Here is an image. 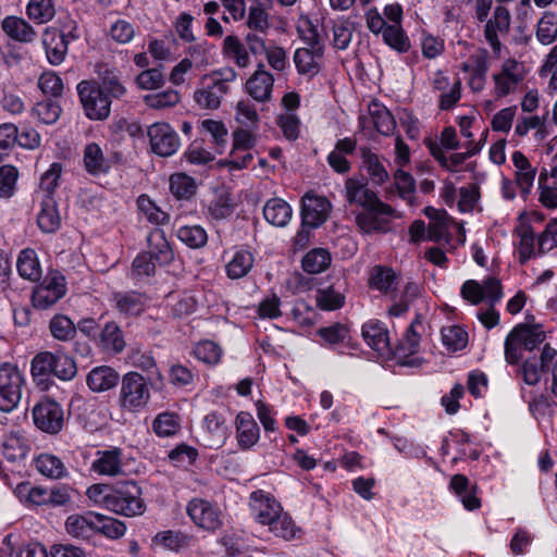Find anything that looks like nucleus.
<instances>
[{
    "mask_svg": "<svg viewBox=\"0 0 557 557\" xmlns=\"http://www.w3.org/2000/svg\"><path fill=\"white\" fill-rule=\"evenodd\" d=\"M46 55L51 65H60L67 53V36L54 27H48L42 34Z\"/></svg>",
    "mask_w": 557,
    "mask_h": 557,
    "instance_id": "nucleus-18",
    "label": "nucleus"
},
{
    "mask_svg": "<svg viewBox=\"0 0 557 557\" xmlns=\"http://www.w3.org/2000/svg\"><path fill=\"white\" fill-rule=\"evenodd\" d=\"M149 380L136 371L125 373L121 379L117 404L122 411L137 413L147 407L151 394Z\"/></svg>",
    "mask_w": 557,
    "mask_h": 557,
    "instance_id": "nucleus-5",
    "label": "nucleus"
},
{
    "mask_svg": "<svg viewBox=\"0 0 557 557\" xmlns=\"http://www.w3.org/2000/svg\"><path fill=\"white\" fill-rule=\"evenodd\" d=\"M228 437V428L225 419L216 413L210 412L203 419L202 444L211 449L220 448Z\"/></svg>",
    "mask_w": 557,
    "mask_h": 557,
    "instance_id": "nucleus-17",
    "label": "nucleus"
},
{
    "mask_svg": "<svg viewBox=\"0 0 557 557\" xmlns=\"http://www.w3.org/2000/svg\"><path fill=\"white\" fill-rule=\"evenodd\" d=\"M273 85V75L265 70L264 63L260 62L253 74L247 79L245 90L253 100L268 102L272 98Z\"/></svg>",
    "mask_w": 557,
    "mask_h": 557,
    "instance_id": "nucleus-15",
    "label": "nucleus"
},
{
    "mask_svg": "<svg viewBox=\"0 0 557 557\" xmlns=\"http://www.w3.org/2000/svg\"><path fill=\"white\" fill-rule=\"evenodd\" d=\"M96 534L101 533L110 539H120L126 531L124 522L99 513H96Z\"/></svg>",
    "mask_w": 557,
    "mask_h": 557,
    "instance_id": "nucleus-58",
    "label": "nucleus"
},
{
    "mask_svg": "<svg viewBox=\"0 0 557 557\" xmlns=\"http://www.w3.org/2000/svg\"><path fill=\"white\" fill-rule=\"evenodd\" d=\"M247 26L251 32L267 34L270 28L269 13L260 4L256 3L249 8Z\"/></svg>",
    "mask_w": 557,
    "mask_h": 557,
    "instance_id": "nucleus-62",
    "label": "nucleus"
},
{
    "mask_svg": "<svg viewBox=\"0 0 557 557\" xmlns=\"http://www.w3.org/2000/svg\"><path fill=\"white\" fill-rule=\"evenodd\" d=\"M395 283L396 274L391 268L383 265L372 268L369 278L370 287L387 293L394 288Z\"/></svg>",
    "mask_w": 557,
    "mask_h": 557,
    "instance_id": "nucleus-51",
    "label": "nucleus"
},
{
    "mask_svg": "<svg viewBox=\"0 0 557 557\" xmlns=\"http://www.w3.org/2000/svg\"><path fill=\"white\" fill-rule=\"evenodd\" d=\"M49 330L52 337L60 342L72 341L77 332L74 322L64 314H55L50 320Z\"/></svg>",
    "mask_w": 557,
    "mask_h": 557,
    "instance_id": "nucleus-48",
    "label": "nucleus"
},
{
    "mask_svg": "<svg viewBox=\"0 0 557 557\" xmlns=\"http://www.w3.org/2000/svg\"><path fill=\"white\" fill-rule=\"evenodd\" d=\"M16 268L20 276L30 282H37L42 276V270L34 249L27 248L20 252Z\"/></svg>",
    "mask_w": 557,
    "mask_h": 557,
    "instance_id": "nucleus-36",
    "label": "nucleus"
},
{
    "mask_svg": "<svg viewBox=\"0 0 557 557\" xmlns=\"http://www.w3.org/2000/svg\"><path fill=\"white\" fill-rule=\"evenodd\" d=\"M557 247V219L547 223L545 230L537 236L539 253H546Z\"/></svg>",
    "mask_w": 557,
    "mask_h": 557,
    "instance_id": "nucleus-64",
    "label": "nucleus"
},
{
    "mask_svg": "<svg viewBox=\"0 0 557 557\" xmlns=\"http://www.w3.org/2000/svg\"><path fill=\"white\" fill-rule=\"evenodd\" d=\"M512 163L517 169L516 183L522 194L528 195L533 187L536 169L531 165L528 158L521 151H515L512 153Z\"/></svg>",
    "mask_w": 557,
    "mask_h": 557,
    "instance_id": "nucleus-34",
    "label": "nucleus"
},
{
    "mask_svg": "<svg viewBox=\"0 0 557 557\" xmlns=\"http://www.w3.org/2000/svg\"><path fill=\"white\" fill-rule=\"evenodd\" d=\"M293 210L290 206L281 198L268 200L263 207L264 219L272 225L283 227L290 221Z\"/></svg>",
    "mask_w": 557,
    "mask_h": 557,
    "instance_id": "nucleus-35",
    "label": "nucleus"
},
{
    "mask_svg": "<svg viewBox=\"0 0 557 557\" xmlns=\"http://www.w3.org/2000/svg\"><path fill=\"white\" fill-rule=\"evenodd\" d=\"M237 78L236 71L231 67L214 70L205 74L199 86L194 91L195 103L205 110H216L220 108L223 98L230 92V85Z\"/></svg>",
    "mask_w": 557,
    "mask_h": 557,
    "instance_id": "nucleus-4",
    "label": "nucleus"
},
{
    "mask_svg": "<svg viewBox=\"0 0 557 557\" xmlns=\"http://www.w3.org/2000/svg\"><path fill=\"white\" fill-rule=\"evenodd\" d=\"M511 24V15L509 10L504 5H497L493 15L486 21L484 27V37L495 53L502 50L500 37L509 34Z\"/></svg>",
    "mask_w": 557,
    "mask_h": 557,
    "instance_id": "nucleus-12",
    "label": "nucleus"
},
{
    "mask_svg": "<svg viewBox=\"0 0 557 557\" xmlns=\"http://www.w3.org/2000/svg\"><path fill=\"white\" fill-rule=\"evenodd\" d=\"M322 54L323 48H314V50L298 48L294 53V62L297 71L302 75H315L320 70L318 59H320Z\"/></svg>",
    "mask_w": 557,
    "mask_h": 557,
    "instance_id": "nucleus-38",
    "label": "nucleus"
},
{
    "mask_svg": "<svg viewBox=\"0 0 557 557\" xmlns=\"http://www.w3.org/2000/svg\"><path fill=\"white\" fill-rule=\"evenodd\" d=\"M364 342L381 355L393 351L388 331L385 324L379 320H370L362 325L361 330Z\"/></svg>",
    "mask_w": 557,
    "mask_h": 557,
    "instance_id": "nucleus-22",
    "label": "nucleus"
},
{
    "mask_svg": "<svg viewBox=\"0 0 557 557\" xmlns=\"http://www.w3.org/2000/svg\"><path fill=\"white\" fill-rule=\"evenodd\" d=\"M343 287L344 284L336 282L327 287L319 288L315 295L318 307L326 311L342 308L345 302Z\"/></svg>",
    "mask_w": 557,
    "mask_h": 557,
    "instance_id": "nucleus-37",
    "label": "nucleus"
},
{
    "mask_svg": "<svg viewBox=\"0 0 557 557\" xmlns=\"http://www.w3.org/2000/svg\"><path fill=\"white\" fill-rule=\"evenodd\" d=\"M331 208L330 201L322 196L307 193L301 200V222L309 228L319 227L323 224Z\"/></svg>",
    "mask_w": 557,
    "mask_h": 557,
    "instance_id": "nucleus-14",
    "label": "nucleus"
},
{
    "mask_svg": "<svg viewBox=\"0 0 557 557\" xmlns=\"http://www.w3.org/2000/svg\"><path fill=\"white\" fill-rule=\"evenodd\" d=\"M234 212V203L228 193L219 194L208 207L209 216L220 221L230 218Z\"/></svg>",
    "mask_w": 557,
    "mask_h": 557,
    "instance_id": "nucleus-59",
    "label": "nucleus"
},
{
    "mask_svg": "<svg viewBox=\"0 0 557 557\" xmlns=\"http://www.w3.org/2000/svg\"><path fill=\"white\" fill-rule=\"evenodd\" d=\"M143 491L134 480L120 481L113 485L108 510L124 517L140 516L146 510Z\"/></svg>",
    "mask_w": 557,
    "mask_h": 557,
    "instance_id": "nucleus-6",
    "label": "nucleus"
},
{
    "mask_svg": "<svg viewBox=\"0 0 557 557\" xmlns=\"http://www.w3.org/2000/svg\"><path fill=\"white\" fill-rule=\"evenodd\" d=\"M66 288L62 275H53L37 286L33 292V306L46 310L55 305L64 295Z\"/></svg>",
    "mask_w": 557,
    "mask_h": 557,
    "instance_id": "nucleus-13",
    "label": "nucleus"
},
{
    "mask_svg": "<svg viewBox=\"0 0 557 557\" xmlns=\"http://www.w3.org/2000/svg\"><path fill=\"white\" fill-rule=\"evenodd\" d=\"M36 469L49 479H63L69 475L67 468L64 462L55 455L40 454L35 459Z\"/></svg>",
    "mask_w": 557,
    "mask_h": 557,
    "instance_id": "nucleus-40",
    "label": "nucleus"
},
{
    "mask_svg": "<svg viewBox=\"0 0 557 557\" xmlns=\"http://www.w3.org/2000/svg\"><path fill=\"white\" fill-rule=\"evenodd\" d=\"M115 309L125 317L141 314L149 302V297L139 292H116L112 294Z\"/></svg>",
    "mask_w": 557,
    "mask_h": 557,
    "instance_id": "nucleus-23",
    "label": "nucleus"
},
{
    "mask_svg": "<svg viewBox=\"0 0 557 557\" xmlns=\"http://www.w3.org/2000/svg\"><path fill=\"white\" fill-rule=\"evenodd\" d=\"M177 238L193 249L203 247L208 242L206 230L200 225L181 226L176 232Z\"/></svg>",
    "mask_w": 557,
    "mask_h": 557,
    "instance_id": "nucleus-53",
    "label": "nucleus"
},
{
    "mask_svg": "<svg viewBox=\"0 0 557 557\" xmlns=\"http://www.w3.org/2000/svg\"><path fill=\"white\" fill-rule=\"evenodd\" d=\"M24 385L25 377L15 364H0V411L11 412L17 408Z\"/></svg>",
    "mask_w": 557,
    "mask_h": 557,
    "instance_id": "nucleus-8",
    "label": "nucleus"
},
{
    "mask_svg": "<svg viewBox=\"0 0 557 557\" xmlns=\"http://www.w3.org/2000/svg\"><path fill=\"white\" fill-rule=\"evenodd\" d=\"M536 38L543 45H550L557 38V14L545 12L537 22Z\"/></svg>",
    "mask_w": 557,
    "mask_h": 557,
    "instance_id": "nucleus-55",
    "label": "nucleus"
},
{
    "mask_svg": "<svg viewBox=\"0 0 557 557\" xmlns=\"http://www.w3.org/2000/svg\"><path fill=\"white\" fill-rule=\"evenodd\" d=\"M152 430L159 437L173 436L181 430V418L175 412H161L153 419Z\"/></svg>",
    "mask_w": 557,
    "mask_h": 557,
    "instance_id": "nucleus-45",
    "label": "nucleus"
},
{
    "mask_svg": "<svg viewBox=\"0 0 557 557\" xmlns=\"http://www.w3.org/2000/svg\"><path fill=\"white\" fill-rule=\"evenodd\" d=\"M137 207L139 212L152 224H166L170 220V215L159 208L147 195L138 197Z\"/></svg>",
    "mask_w": 557,
    "mask_h": 557,
    "instance_id": "nucleus-54",
    "label": "nucleus"
},
{
    "mask_svg": "<svg viewBox=\"0 0 557 557\" xmlns=\"http://www.w3.org/2000/svg\"><path fill=\"white\" fill-rule=\"evenodd\" d=\"M521 65L508 59L503 63L502 71L493 76L495 82V96L503 98L517 90L518 85L523 81Z\"/></svg>",
    "mask_w": 557,
    "mask_h": 557,
    "instance_id": "nucleus-16",
    "label": "nucleus"
},
{
    "mask_svg": "<svg viewBox=\"0 0 557 557\" xmlns=\"http://www.w3.org/2000/svg\"><path fill=\"white\" fill-rule=\"evenodd\" d=\"M129 358L135 368L148 373L147 380H149L150 383H163L164 377L151 355L137 351L133 352Z\"/></svg>",
    "mask_w": 557,
    "mask_h": 557,
    "instance_id": "nucleus-50",
    "label": "nucleus"
},
{
    "mask_svg": "<svg viewBox=\"0 0 557 557\" xmlns=\"http://www.w3.org/2000/svg\"><path fill=\"white\" fill-rule=\"evenodd\" d=\"M1 28L8 37L18 42L30 44L37 38L34 27L26 20L18 16L4 17Z\"/></svg>",
    "mask_w": 557,
    "mask_h": 557,
    "instance_id": "nucleus-27",
    "label": "nucleus"
},
{
    "mask_svg": "<svg viewBox=\"0 0 557 557\" xmlns=\"http://www.w3.org/2000/svg\"><path fill=\"white\" fill-rule=\"evenodd\" d=\"M121 377L116 370L109 366H99L89 371L87 386L95 393H102L115 387Z\"/></svg>",
    "mask_w": 557,
    "mask_h": 557,
    "instance_id": "nucleus-25",
    "label": "nucleus"
},
{
    "mask_svg": "<svg viewBox=\"0 0 557 557\" xmlns=\"http://www.w3.org/2000/svg\"><path fill=\"white\" fill-rule=\"evenodd\" d=\"M450 490L459 497L467 510H475L481 507V500L475 495V486H470L469 479L463 474H455L449 482Z\"/></svg>",
    "mask_w": 557,
    "mask_h": 557,
    "instance_id": "nucleus-32",
    "label": "nucleus"
},
{
    "mask_svg": "<svg viewBox=\"0 0 557 557\" xmlns=\"http://www.w3.org/2000/svg\"><path fill=\"white\" fill-rule=\"evenodd\" d=\"M222 355L221 347L212 341L199 342L194 348V356L208 364H215Z\"/></svg>",
    "mask_w": 557,
    "mask_h": 557,
    "instance_id": "nucleus-63",
    "label": "nucleus"
},
{
    "mask_svg": "<svg viewBox=\"0 0 557 557\" xmlns=\"http://www.w3.org/2000/svg\"><path fill=\"white\" fill-rule=\"evenodd\" d=\"M35 426L50 435L60 433L64 426L62 406L51 398H44L32 410Z\"/></svg>",
    "mask_w": 557,
    "mask_h": 557,
    "instance_id": "nucleus-9",
    "label": "nucleus"
},
{
    "mask_svg": "<svg viewBox=\"0 0 557 557\" xmlns=\"http://www.w3.org/2000/svg\"><path fill=\"white\" fill-rule=\"evenodd\" d=\"M423 329L422 315L418 313L397 344L395 352L399 357H409L417 354L420 348L421 331Z\"/></svg>",
    "mask_w": 557,
    "mask_h": 557,
    "instance_id": "nucleus-29",
    "label": "nucleus"
},
{
    "mask_svg": "<svg viewBox=\"0 0 557 557\" xmlns=\"http://www.w3.org/2000/svg\"><path fill=\"white\" fill-rule=\"evenodd\" d=\"M332 262L331 253L324 248H313L308 251L301 261L305 272L318 274L325 271Z\"/></svg>",
    "mask_w": 557,
    "mask_h": 557,
    "instance_id": "nucleus-44",
    "label": "nucleus"
},
{
    "mask_svg": "<svg viewBox=\"0 0 557 557\" xmlns=\"http://www.w3.org/2000/svg\"><path fill=\"white\" fill-rule=\"evenodd\" d=\"M382 37L388 47L399 53L407 52L411 47L409 37L404 32L401 25L389 24L382 34Z\"/></svg>",
    "mask_w": 557,
    "mask_h": 557,
    "instance_id": "nucleus-52",
    "label": "nucleus"
},
{
    "mask_svg": "<svg viewBox=\"0 0 557 557\" xmlns=\"http://www.w3.org/2000/svg\"><path fill=\"white\" fill-rule=\"evenodd\" d=\"M515 233L519 237L518 252L519 262L521 264L527 263L531 258L541 256L537 248V237L533 227L528 223H521L515 230Z\"/></svg>",
    "mask_w": 557,
    "mask_h": 557,
    "instance_id": "nucleus-30",
    "label": "nucleus"
},
{
    "mask_svg": "<svg viewBox=\"0 0 557 557\" xmlns=\"http://www.w3.org/2000/svg\"><path fill=\"white\" fill-rule=\"evenodd\" d=\"M181 100L177 90L166 89L158 94H151L144 97L145 103L151 109H166L176 106Z\"/></svg>",
    "mask_w": 557,
    "mask_h": 557,
    "instance_id": "nucleus-61",
    "label": "nucleus"
},
{
    "mask_svg": "<svg viewBox=\"0 0 557 557\" xmlns=\"http://www.w3.org/2000/svg\"><path fill=\"white\" fill-rule=\"evenodd\" d=\"M91 470L106 476H117L124 474L122 463V449L114 447L107 450H98L91 463Z\"/></svg>",
    "mask_w": 557,
    "mask_h": 557,
    "instance_id": "nucleus-21",
    "label": "nucleus"
},
{
    "mask_svg": "<svg viewBox=\"0 0 557 557\" xmlns=\"http://www.w3.org/2000/svg\"><path fill=\"white\" fill-rule=\"evenodd\" d=\"M425 213L432 220L428 227L426 238L435 243L446 238L448 235V223L450 221L446 211L428 207L425 208Z\"/></svg>",
    "mask_w": 557,
    "mask_h": 557,
    "instance_id": "nucleus-41",
    "label": "nucleus"
},
{
    "mask_svg": "<svg viewBox=\"0 0 557 557\" xmlns=\"http://www.w3.org/2000/svg\"><path fill=\"white\" fill-rule=\"evenodd\" d=\"M523 344V349L532 351L545 341V332L540 325L518 324L512 329Z\"/></svg>",
    "mask_w": 557,
    "mask_h": 557,
    "instance_id": "nucleus-46",
    "label": "nucleus"
},
{
    "mask_svg": "<svg viewBox=\"0 0 557 557\" xmlns=\"http://www.w3.org/2000/svg\"><path fill=\"white\" fill-rule=\"evenodd\" d=\"M253 256L247 250H238L226 264V273L231 278H240L248 274L253 265Z\"/></svg>",
    "mask_w": 557,
    "mask_h": 557,
    "instance_id": "nucleus-47",
    "label": "nucleus"
},
{
    "mask_svg": "<svg viewBox=\"0 0 557 557\" xmlns=\"http://www.w3.org/2000/svg\"><path fill=\"white\" fill-rule=\"evenodd\" d=\"M345 199L349 205H356L362 209L380 200L375 191L369 188L366 178L349 177L345 182Z\"/></svg>",
    "mask_w": 557,
    "mask_h": 557,
    "instance_id": "nucleus-20",
    "label": "nucleus"
},
{
    "mask_svg": "<svg viewBox=\"0 0 557 557\" xmlns=\"http://www.w3.org/2000/svg\"><path fill=\"white\" fill-rule=\"evenodd\" d=\"M556 355H557L556 350L553 347H550L548 344H546L542 349L539 360H536L534 358L527 359L523 362V366L521 369L523 381L528 385L537 384L541 380V373L542 372L545 373L550 370V363L553 362Z\"/></svg>",
    "mask_w": 557,
    "mask_h": 557,
    "instance_id": "nucleus-19",
    "label": "nucleus"
},
{
    "mask_svg": "<svg viewBox=\"0 0 557 557\" xmlns=\"http://www.w3.org/2000/svg\"><path fill=\"white\" fill-rule=\"evenodd\" d=\"M396 216L395 209L381 199L362 209L355 215L359 231L366 235L387 233Z\"/></svg>",
    "mask_w": 557,
    "mask_h": 557,
    "instance_id": "nucleus-7",
    "label": "nucleus"
},
{
    "mask_svg": "<svg viewBox=\"0 0 557 557\" xmlns=\"http://www.w3.org/2000/svg\"><path fill=\"white\" fill-rule=\"evenodd\" d=\"M83 163L86 172L92 176L107 174L111 170V161L104 156L101 147L96 143H90L85 146Z\"/></svg>",
    "mask_w": 557,
    "mask_h": 557,
    "instance_id": "nucleus-28",
    "label": "nucleus"
},
{
    "mask_svg": "<svg viewBox=\"0 0 557 557\" xmlns=\"http://www.w3.org/2000/svg\"><path fill=\"white\" fill-rule=\"evenodd\" d=\"M441 333L444 346L450 351L461 350L468 344L467 332L458 325L444 326Z\"/></svg>",
    "mask_w": 557,
    "mask_h": 557,
    "instance_id": "nucleus-56",
    "label": "nucleus"
},
{
    "mask_svg": "<svg viewBox=\"0 0 557 557\" xmlns=\"http://www.w3.org/2000/svg\"><path fill=\"white\" fill-rule=\"evenodd\" d=\"M65 528L67 533L74 537L90 540L96 534V513L71 515L66 519Z\"/></svg>",
    "mask_w": 557,
    "mask_h": 557,
    "instance_id": "nucleus-33",
    "label": "nucleus"
},
{
    "mask_svg": "<svg viewBox=\"0 0 557 557\" xmlns=\"http://www.w3.org/2000/svg\"><path fill=\"white\" fill-rule=\"evenodd\" d=\"M362 166L367 171L371 181L376 185L387 182L389 175L380 157L369 148H361Z\"/></svg>",
    "mask_w": 557,
    "mask_h": 557,
    "instance_id": "nucleus-39",
    "label": "nucleus"
},
{
    "mask_svg": "<svg viewBox=\"0 0 557 557\" xmlns=\"http://www.w3.org/2000/svg\"><path fill=\"white\" fill-rule=\"evenodd\" d=\"M27 16L36 24H45L55 15L52 0H29L26 7Z\"/></svg>",
    "mask_w": 557,
    "mask_h": 557,
    "instance_id": "nucleus-49",
    "label": "nucleus"
},
{
    "mask_svg": "<svg viewBox=\"0 0 557 557\" xmlns=\"http://www.w3.org/2000/svg\"><path fill=\"white\" fill-rule=\"evenodd\" d=\"M97 342L103 348L112 350L115 354L121 352L125 348L122 330L115 322L106 323L103 329L100 330Z\"/></svg>",
    "mask_w": 557,
    "mask_h": 557,
    "instance_id": "nucleus-43",
    "label": "nucleus"
},
{
    "mask_svg": "<svg viewBox=\"0 0 557 557\" xmlns=\"http://www.w3.org/2000/svg\"><path fill=\"white\" fill-rule=\"evenodd\" d=\"M260 437V429L249 412L242 411L236 417V438L242 449L251 448Z\"/></svg>",
    "mask_w": 557,
    "mask_h": 557,
    "instance_id": "nucleus-24",
    "label": "nucleus"
},
{
    "mask_svg": "<svg viewBox=\"0 0 557 557\" xmlns=\"http://www.w3.org/2000/svg\"><path fill=\"white\" fill-rule=\"evenodd\" d=\"M100 81H82L77 94L85 115L91 121H104L110 116L113 100H121L127 92L119 74L110 69L99 72Z\"/></svg>",
    "mask_w": 557,
    "mask_h": 557,
    "instance_id": "nucleus-1",
    "label": "nucleus"
},
{
    "mask_svg": "<svg viewBox=\"0 0 557 557\" xmlns=\"http://www.w3.org/2000/svg\"><path fill=\"white\" fill-rule=\"evenodd\" d=\"M195 180L184 173H175L170 177V190L177 199H189L196 191Z\"/></svg>",
    "mask_w": 557,
    "mask_h": 557,
    "instance_id": "nucleus-57",
    "label": "nucleus"
},
{
    "mask_svg": "<svg viewBox=\"0 0 557 557\" xmlns=\"http://www.w3.org/2000/svg\"><path fill=\"white\" fill-rule=\"evenodd\" d=\"M151 149L161 157L174 154L181 146L177 133L168 123H154L148 128Z\"/></svg>",
    "mask_w": 557,
    "mask_h": 557,
    "instance_id": "nucleus-11",
    "label": "nucleus"
},
{
    "mask_svg": "<svg viewBox=\"0 0 557 557\" xmlns=\"http://www.w3.org/2000/svg\"><path fill=\"white\" fill-rule=\"evenodd\" d=\"M62 175V164L53 162L50 168L41 175L39 182V194L41 198L44 196L53 197L55 188L59 186V182Z\"/></svg>",
    "mask_w": 557,
    "mask_h": 557,
    "instance_id": "nucleus-60",
    "label": "nucleus"
},
{
    "mask_svg": "<svg viewBox=\"0 0 557 557\" xmlns=\"http://www.w3.org/2000/svg\"><path fill=\"white\" fill-rule=\"evenodd\" d=\"M30 374L38 385L46 383L50 376L66 382L76 376L77 366L74 358L62 349L40 351L30 361Z\"/></svg>",
    "mask_w": 557,
    "mask_h": 557,
    "instance_id": "nucleus-3",
    "label": "nucleus"
},
{
    "mask_svg": "<svg viewBox=\"0 0 557 557\" xmlns=\"http://www.w3.org/2000/svg\"><path fill=\"white\" fill-rule=\"evenodd\" d=\"M370 122L373 124L377 133L388 136L393 134L396 122L392 113L382 104L372 102L369 106Z\"/></svg>",
    "mask_w": 557,
    "mask_h": 557,
    "instance_id": "nucleus-42",
    "label": "nucleus"
},
{
    "mask_svg": "<svg viewBox=\"0 0 557 557\" xmlns=\"http://www.w3.org/2000/svg\"><path fill=\"white\" fill-rule=\"evenodd\" d=\"M37 223L39 228L45 233H54L60 228L61 216L53 197L44 196L41 198Z\"/></svg>",
    "mask_w": 557,
    "mask_h": 557,
    "instance_id": "nucleus-31",
    "label": "nucleus"
},
{
    "mask_svg": "<svg viewBox=\"0 0 557 557\" xmlns=\"http://www.w3.org/2000/svg\"><path fill=\"white\" fill-rule=\"evenodd\" d=\"M186 511L193 522L203 530L214 532L222 525L219 508L208 500L194 498L188 503Z\"/></svg>",
    "mask_w": 557,
    "mask_h": 557,
    "instance_id": "nucleus-10",
    "label": "nucleus"
},
{
    "mask_svg": "<svg viewBox=\"0 0 557 557\" xmlns=\"http://www.w3.org/2000/svg\"><path fill=\"white\" fill-rule=\"evenodd\" d=\"M249 507L253 520L267 525L275 536L292 540L295 537L296 528L290 516L283 511L281 504L262 490L255 491L249 497Z\"/></svg>",
    "mask_w": 557,
    "mask_h": 557,
    "instance_id": "nucleus-2",
    "label": "nucleus"
},
{
    "mask_svg": "<svg viewBox=\"0 0 557 557\" xmlns=\"http://www.w3.org/2000/svg\"><path fill=\"white\" fill-rule=\"evenodd\" d=\"M147 242L149 248L147 253L151 256L152 260L160 265H168L172 262L174 252L165 237L164 231L160 228L152 230L148 234Z\"/></svg>",
    "mask_w": 557,
    "mask_h": 557,
    "instance_id": "nucleus-26",
    "label": "nucleus"
}]
</instances>
